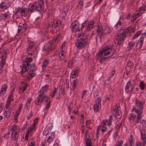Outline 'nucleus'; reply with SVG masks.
Masks as SVG:
<instances>
[{"label": "nucleus", "instance_id": "9b49d317", "mask_svg": "<svg viewBox=\"0 0 146 146\" xmlns=\"http://www.w3.org/2000/svg\"><path fill=\"white\" fill-rule=\"evenodd\" d=\"M11 3L10 2L8 4H5V1L2 2L0 4V11H4L11 6Z\"/></svg>", "mask_w": 146, "mask_h": 146}, {"label": "nucleus", "instance_id": "b1692460", "mask_svg": "<svg viewBox=\"0 0 146 146\" xmlns=\"http://www.w3.org/2000/svg\"><path fill=\"white\" fill-rule=\"evenodd\" d=\"M49 64V60H46L43 61L42 63V70L45 69L46 67Z\"/></svg>", "mask_w": 146, "mask_h": 146}, {"label": "nucleus", "instance_id": "6ab92c4d", "mask_svg": "<svg viewBox=\"0 0 146 146\" xmlns=\"http://www.w3.org/2000/svg\"><path fill=\"white\" fill-rule=\"evenodd\" d=\"M78 81L79 80L77 78L76 79L73 80V83L71 84H72V87L71 88L72 91H74L76 89Z\"/></svg>", "mask_w": 146, "mask_h": 146}, {"label": "nucleus", "instance_id": "a211bd4d", "mask_svg": "<svg viewBox=\"0 0 146 146\" xmlns=\"http://www.w3.org/2000/svg\"><path fill=\"white\" fill-rule=\"evenodd\" d=\"M141 14L139 13H135L134 14H133L132 15V18L133 19L131 20V22H132L133 23L135 21L136 18L139 17L141 16Z\"/></svg>", "mask_w": 146, "mask_h": 146}, {"label": "nucleus", "instance_id": "a19ab883", "mask_svg": "<svg viewBox=\"0 0 146 146\" xmlns=\"http://www.w3.org/2000/svg\"><path fill=\"white\" fill-rule=\"evenodd\" d=\"M54 137V135H53V137H52V136L48 137L47 139V141L49 143H50L53 141V138Z\"/></svg>", "mask_w": 146, "mask_h": 146}, {"label": "nucleus", "instance_id": "7ed1b4c3", "mask_svg": "<svg viewBox=\"0 0 146 146\" xmlns=\"http://www.w3.org/2000/svg\"><path fill=\"white\" fill-rule=\"evenodd\" d=\"M89 43V39L88 37L77 38L76 43V47L79 49L84 48Z\"/></svg>", "mask_w": 146, "mask_h": 146}, {"label": "nucleus", "instance_id": "8fccbe9b", "mask_svg": "<svg viewBox=\"0 0 146 146\" xmlns=\"http://www.w3.org/2000/svg\"><path fill=\"white\" fill-rule=\"evenodd\" d=\"M106 122L105 120H103L102 122V124L100 127L104 128L106 127Z\"/></svg>", "mask_w": 146, "mask_h": 146}, {"label": "nucleus", "instance_id": "ea45409f", "mask_svg": "<svg viewBox=\"0 0 146 146\" xmlns=\"http://www.w3.org/2000/svg\"><path fill=\"white\" fill-rule=\"evenodd\" d=\"M74 70H73L70 73V77L72 78H75L78 76L76 74V73L73 72Z\"/></svg>", "mask_w": 146, "mask_h": 146}, {"label": "nucleus", "instance_id": "c9c22d12", "mask_svg": "<svg viewBox=\"0 0 146 146\" xmlns=\"http://www.w3.org/2000/svg\"><path fill=\"white\" fill-rule=\"evenodd\" d=\"M145 86V84H144V82L143 81H141L140 83V85L139 86L141 90L144 89Z\"/></svg>", "mask_w": 146, "mask_h": 146}, {"label": "nucleus", "instance_id": "473e14b6", "mask_svg": "<svg viewBox=\"0 0 146 146\" xmlns=\"http://www.w3.org/2000/svg\"><path fill=\"white\" fill-rule=\"evenodd\" d=\"M49 86L48 85L46 84L42 87V88L41 89V90L44 93L48 89Z\"/></svg>", "mask_w": 146, "mask_h": 146}, {"label": "nucleus", "instance_id": "f257e3e1", "mask_svg": "<svg viewBox=\"0 0 146 146\" xmlns=\"http://www.w3.org/2000/svg\"><path fill=\"white\" fill-rule=\"evenodd\" d=\"M44 1L39 0L34 3H30L29 5L28 11L33 13L35 11L41 12L44 9Z\"/></svg>", "mask_w": 146, "mask_h": 146}, {"label": "nucleus", "instance_id": "864d4df0", "mask_svg": "<svg viewBox=\"0 0 146 146\" xmlns=\"http://www.w3.org/2000/svg\"><path fill=\"white\" fill-rule=\"evenodd\" d=\"M111 80V78L110 77H108V78L105 81V84L106 85H108L110 83H111L110 81Z\"/></svg>", "mask_w": 146, "mask_h": 146}, {"label": "nucleus", "instance_id": "4d7b16f0", "mask_svg": "<svg viewBox=\"0 0 146 146\" xmlns=\"http://www.w3.org/2000/svg\"><path fill=\"white\" fill-rule=\"evenodd\" d=\"M29 145L30 146H35V142L33 140H29Z\"/></svg>", "mask_w": 146, "mask_h": 146}, {"label": "nucleus", "instance_id": "412c9836", "mask_svg": "<svg viewBox=\"0 0 146 146\" xmlns=\"http://www.w3.org/2000/svg\"><path fill=\"white\" fill-rule=\"evenodd\" d=\"M11 128L10 130H13L14 131L15 133L17 132H19L20 131L19 127L17 125H13L11 126Z\"/></svg>", "mask_w": 146, "mask_h": 146}, {"label": "nucleus", "instance_id": "052dcab7", "mask_svg": "<svg viewBox=\"0 0 146 146\" xmlns=\"http://www.w3.org/2000/svg\"><path fill=\"white\" fill-rule=\"evenodd\" d=\"M65 43H65V42H64L62 44V45L61 46L60 50H62V51H63V50H65V46H66Z\"/></svg>", "mask_w": 146, "mask_h": 146}, {"label": "nucleus", "instance_id": "3c124183", "mask_svg": "<svg viewBox=\"0 0 146 146\" xmlns=\"http://www.w3.org/2000/svg\"><path fill=\"white\" fill-rule=\"evenodd\" d=\"M41 99V98H38V97L37 98H36V99L35 101V103L36 105H40V100Z\"/></svg>", "mask_w": 146, "mask_h": 146}, {"label": "nucleus", "instance_id": "37998d69", "mask_svg": "<svg viewBox=\"0 0 146 146\" xmlns=\"http://www.w3.org/2000/svg\"><path fill=\"white\" fill-rule=\"evenodd\" d=\"M98 29L96 30V32L97 33V34H99L102 33V32H103L102 30V28L101 27H100L99 26H98Z\"/></svg>", "mask_w": 146, "mask_h": 146}, {"label": "nucleus", "instance_id": "69168bd1", "mask_svg": "<svg viewBox=\"0 0 146 146\" xmlns=\"http://www.w3.org/2000/svg\"><path fill=\"white\" fill-rule=\"evenodd\" d=\"M118 25L119 26H121V23L120 21H119L115 26L114 27L115 29H117L118 28Z\"/></svg>", "mask_w": 146, "mask_h": 146}, {"label": "nucleus", "instance_id": "09e8293b", "mask_svg": "<svg viewBox=\"0 0 146 146\" xmlns=\"http://www.w3.org/2000/svg\"><path fill=\"white\" fill-rule=\"evenodd\" d=\"M87 22H88V20H86L84 22L82 23L81 28H80L81 31H83V29L85 27V24L87 23Z\"/></svg>", "mask_w": 146, "mask_h": 146}, {"label": "nucleus", "instance_id": "e2e57ef3", "mask_svg": "<svg viewBox=\"0 0 146 146\" xmlns=\"http://www.w3.org/2000/svg\"><path fill=\"white\" fill-rule=\"evenodd\" d=\"M87 90H83L82 92V99L83 98L84 96H86V94L87 92Z\"/></svg>", "mask_w": 146, "mask_h": 146}, {"label": "nucleus", "instance_id": "603ef678", "mask_svg": "<svg viewBox=\"0 0 146 146\" xmlns=\"http://www.w3.org/2000/svg\"><path fill=\"white\" fill-rule=\"evenodd\" d=\"M122 125V122H119L118 123L117 126L116 127L117 128V130L118 131H119L121 126Z\"/></svg>", "mask_w": 146, "mask_h": 146}, {"label": "nucleus", "instance_id": "20e7f679", "mask_svg": "<svg viewBox=\"0 0 146 146\" xmlns=\"http://www.w3.org/2000/svg\"><path fill=\"white\" fill-rule=\"evenodd\" d=\"M135 31V28L130 27L127 28L125 29H120L118 31V33L120 35V36L126 38L127 36L132 33H134Z\"/></svg>", "mask_w": 146, "mask_h": 146}, {"label": "nucleus", "instance_id": "a878e982", "mask_svg": "<svg viewBox=\"0 0 146 146\" xmlns=\"http://www.w3.org/2000/svg\"><path fill=\"white\" fill-rule=\"evenodd\" d=\"M109 117V118L107 120H105V121L107 123H108V126L110 127L111 125V122L113 120V117L111 115H110Z\"/></svg>", "mask_w": 146, "mask_h": 146}, {"label": "nucleus", "instance_id": "0eeeda50", "mask_svg": "<svg viewBox=\"0 0 146 146\" xmlns=\"http://www.w3.org/2000/svg\"><path fill=\"white\" fill-rule=\"evenodd\" d=\"M79 23L77 21H74L72 22L70 25V28L72 33L77 32L78 31H79Z\"/></svg>", "mask_w": 146, "mask_h": 146}, {"label": "nucleus", "instance_id": "5fc2aeb1", "mask_svg": "<svg viewBox=\"0 0 146 146\" xmlns=\"http://www.w3.org/2000/svg\"><path fill=\"white\" fill-rule=\"evenodd\" d=\"M118 36H119V35H117L114 38V40L113 41V42H114V43L116 44V45H117L116 44L118 42Z\"/></svg>", "mask_w": 146, "mask_h": 146}, {"label": "nucleus", "instance_id": "a18cd8bd", "mask_svg": "<svg viewBox=\"0 0 146 146\" xmlns=\"http://www.w3.org/2000/svg\"><path fill=\"white\" fill-rule=\"evenodd\" d=\"M35 44V43L33 42H31L29 43V48H28L29 49H31L34 46Z\"/></svg>", "mask_w": 146, "mask_h": 146}, {"label": "nucleus", "instance_id": "dca6fc26", "mask_svg": "<svg viewBox=\"0 0 146 146\" xmlns=\"http://www.w3.org/2000/svg\"><path fill=\"white\" fill-rule=\"evenodd\" d=\"M19 132H15L13 135L11 137V139L13 140L14 143H16L17 142V140L19 138Z\"/></svg>", "mask_w": 146, "mask_h": 146}, {"label": "nucleus", "instance_id": "2eb2a0df", "mask_svg": "<svg viewBox=\"0 0 146 146\" xmlns=\"http://www.w3.org/2000/svg\"><path fill=\"white\" fill-rule=\"evenodd\" d=\"M53 23L54 24V27H58V29L61 28L62 22L60 19H55Z\"/></svg>", "mask_w": 146, "mask_h": 146}, {"label": "nucleus", "instance_id": "338daca9", "mask_svg": "<svg viewBox=\"0 0 146 146\" xmlns=\"http://www.w3.org/2000/svg\"><path fill=\"white\" fill-rule=\"evenodd\" d=\"M0 54L1 55V60H5L6 57L7 55H4L2 53V52H0Z\"/></svg>", "mask_w": 146, "mask_h": 146}, {"label": "nucleus", "instance_id": "13d9d810", "mask_svg": "<svg viewBox=\"0 0 146 146\" xmlns=\"http://www.w3.org/2000/svg\"><path fill=\"white\" fill-rule=\"evenodd\" d=\"M123 141V140L122 139L118 141L117 142V145L119 146H122Z\"/></svg>", "mask_w": 146, "mask_h": 146}, {"label": "nucleus", "instance_id": "393cba45", "mask_svg": "<svg viewBox=\"0 0 146 146\" xmlns=\"http://www.w3.org/2000/svg\"><path fill=\"white\" fill-rule=\"evenodd\" d=\"M134 139L133 138V136L132 135H131L130 138L128 139L129 142V146H133L134 143Z\"/></svg>", "mask_w": 146, "mask_h": 146}, {"label": "nucleus", "instance_id": "f03ea898", "mask_svg": "<svg viewBox=\"0 0 146 146\" xmlns=\"http://www.w3.org/2000/svg\"><path fill=\"white\" fill-rule=\"evenodd\" d=\"M134 111L136 115L134 113H131L129 115V120L130 121L132 120L135 122V124H137L142 121V115L143 112H141L137 111Z\"/></svg>", "mask_w": 146, "mask_h": 146}, {"label": "nucleus", "instance_id": "774afa93", "mask_svg": "<svg viewBox=\"0 0 146 146\" xmlns=\"http://www.w3.org/2000/svg\"><path fill=\"white\" fill-rule=\"evenodd\" d=\"M140 11H146V5L144 6H142L139 7Z\"/></svg>", "mask_w": 146, "mask_h": 146}, {"label": "nucleus", "instance_id": "aec40b11", "mask_svg": "<svg viewBox=\"0 0 146 146\" xmlns=\"http://www.w3.org/2000/svg\"><path fill=\"white\" fill-rule=\"evenodd\" d=\"M65 54L66 52H64V50L62 51V50H61L60 52L59 53L58 57L61 60H64L65 58Z\"/></svg>", "mask_w": 146, "mask_h": 146}, {"label": "nucleus", "instance_id": "0e129e2a", "mask_svg": "<svg viewBox=\"0 0 146 146\" xmlns=\"http://www.w3.org/2000/svg\"><path fill=\"white\" fill-rule=\"evenodd\" d=\"M115 70H113L112 71L110 74V76L109 77H110L111 78V77H112L114 76V75L115 74Z\"/></svg>", "mask_w": 146, "mask_h": 146}, {"label": "nucleus", "instance_id": "9d476101", "mask_svg": "<svg viewBox=\"0 0 146 146\" xmlns=\"http://www.w3.org/2000/svg\"><path fill=\"white\" fill-rule=\"evenodd\" d=\"M70 7V5L69 4H64L63 5L62 12V13L63 15V19L65 17L67 14Z\"/></svg>", "mask_w": 146, "mask_h": 146}, {"label": "nucleus", "instance_id": "4be33fe9", "mask_svg": "<svg viewBox=\"0 0 146 146\" xmlns=\"http://www.w3.org/2000/svg\"><path fill=\"white\" fill-rule=\"evenodd\" d=\"M104 53V52H103L102 50L101 51L98 52L97 55V59L98 60L100 61L102 60H103V56H104V55H103Z\"/></svg>", "mask_w": 146, "mask_h": 146}, {"label": "nucleus", "instance_id": "1a4fd4ad", "mask_svg": "<svg viewBox=\"0 0 146 146\" xmlns=\"http://www.w3.org/2000/svg\"><path fill=\"white\" fill-rule=\"evenodd\" d=\"M134 89L133 85L131 84V81L129 80L126 84L125 88V91L127 93L132 92Z\"/></svg>", "mask_w": 146, "mask_h": 146}, {"label": "nucleus", "instance_id": "7c9ffc66", "mask_svg": "<svg viewBox=\"0 0 146 146\" xmlns=\"http://www.w3.org/2000/svg\"><path fill=\"white\" fill-rule=\"evenodd\" d=\"M11 115V113L10 112H9L7 110L3 111L4 116L6 118H9L10 116Z\"/></svg>", "mask_w": 146, "mask_h": 146}, {"label": "nucleus", "instance_id": "bf43d9fd", "mask_svg": "<svg viewBox=\"0 0 146 146\" xmlns=\"http://www.w3.org/2000/svg\"><path fill=\"white\" fill-rule=\"evenodd\" d=\"M49 133L48 130V129L45 128L43 132V135H47Z\"/></svg>", "mask_w": 146, "mask_h": 146}, {"label": "nucleus", "instance_id": "4c0bfd02", "mask_svg": "<svg viewBox=\"0 0 146 146\" xmlns=\"http://www.w3.org/2000/svg\"><path fill=\"white\" fill-rule=\"evenodd\" d=\"M10 131V130H9V131H8L4 135L3 137L5 139H8L9 138L10 134V133L9 132Z\"/></svg>", "mask_w": 146, "mask_h": 146}, {"label": "nucleus", "instance_id": "c85d7f7f", "mask_svg": "<svg viewBox=\"0 0 146 146\" xmlns=\"http://www.w3.org/2000/svg\"><path fill=\"white\" fill-rule=\"evenodd\" d=\"M61 34H58L55 35L54 37V39L52 40L51 41L53 42V43H55V42L57 41L58 42L60 38L61 37Z\"/></svg>", "mask_w": 146, "mask_h": 146}, {"label": "nucleus", "instance_id": "4468645a", "mask_svg": "<svg viewBox=\"0 0 146 146\" xmlns=\"http://www.w3.org/2000/svg\"><path fill=\"white\" fill-rule=\"evenodd\" d=\"M33 59L31 57L26 58H25V61L23 62V66L29 67L30 65V63L33 61Z\"/></svg>", "mask_w": 146, "mask_h": 146}, {"label": "nucleus", "instance_id": "f8f14e48", "mask_svg": "<svg viewBox=\"0 0 146 146\" xmlns=\"http://www.w3.org/2000/svg\"><path fill=\"white\" fill-rule=\"evenodd\" d=\"M79 31H78V33L77 35L78 38H80L88 37V34H85L83 33V31H81L80 29H79Z\"/></svg>", "mask_w": 146, "mask_h": 146}, {"label": "nucleus", "instance_id": "f3484780", "mask_svg": "<svg viewBox=\"0 0 146 146\" xmlns=\"http://www.w3.org/2000/svg\"><path fill=\"white\" fill-rule=\"evenodd\" d=\"M118 38V42L117 45L119 46H121L123 44L124 42V40L126 38H124L123 37L121 36H118L117 37Z\"/></svg>", "mask_w": 146, "mask_h": 146}, {"label": "nucleus", "instance_id": "423d86ee", "mask_svg": "<svg viewBox=\"0 0 146 146\" xmlns=\"http://www.w3.org/2000/svg\"><path fill=\"white\" fill-rule=\"evenodd\" d=\"M56 46L55 43H53L52 41H50L45 44L42 48V50L46 52L51 51L54 49Z\"/></svg>", "mask_w": 146, "mask_h": 146}, {"label": "nucleus", "instance_id": "de8ad7c7", "mask_svg": "<svg viewBox=\"0 0 146 146\" xmlns=\"http://www.w3.org/2000/svg\"><path fill=\"white\" fill-rule=\"evenodd\" d=\"M6 62L5 60H1L0 62V66L1 67H3L5 64Z\"/></svg>", "mask_w": 146, "mask_h": 146}, {"label": "nucleus", "instance_id": "2f4dec72", "mask_svg": "<svg viewBox=\"0 0 146 146\" xmlns=\"http://www.w3.org/2000/svg\"><path fill=\"white\" fill-rule=\"evenodd\" d=\"M141 33V31H139L136 32L135 35L132 36V40H134V39L137 38Z\"/></svg>", "mask_w": 146, "mask_h": 146}, {"label": "nucleus", "instance_id": "ddd939ff", "mask_svg": "<svg viewBox=\"0 0 146 146\" xmlns=\"http://www.w3.org/2000/svg\"><path fill=\"white\" fill-rule=\"evenodd\" d=\"M143 42V38L141 37L139 40L136 42L137 44L135 46L136 48L140 50L142 47Z\"/></svg>", "mask_w": 146, "mask_h": 146}, {"label": "nucleus", "instance_id": "58836bf2", "mask_svg": "<svg viewBox=\"0 0 146 146\" xmlns=\"http://www.w3.org/2000/svg\"><path fill=\"white\" fill-rule=\"evenodd\" d=\"M73 70H74L73 72L76 73V74L78 76L79 75L78 73L80 71L79 68L78 67H77L75 68V70H74V69Z\"/></svg>", "mask_w": 146, "mask_h": 146}, {"label": "nucleus", "instance_id": "e433bc0d", "mask_svg": "<svg viewBox=\"0 0 146 146\" xmlns=\"http://www.w3.org/2000/svg\"><path fill=\"white\" fill-rule=\"evenodd\" d=\"M118 107H117V108H116V107L115 108V110H116L115 113L117 114V115H116L115 116L117 119H120L122 115H120L119 113L118 114V112L119 113V110H118Z\"/></svg>", "mask_w": 146, "mask_h": 146}, {"label": "nucleus", "instance_id": "39448f33", "mask_svg": "<svg viewBox=\"0 0 146 146\" xmlns=\"http://www.w3.org/2000/svg\"><path fill=\"white\" fill-rule=\"evenodd\" d=\"M145 103L144 100L140 101L138 99L135 100V106L138 108V109L136 107H133L131 110V111L133 112L134 111H137L139 112H143L144 108L143 105Z\"/></svg>", "mask_w": 146, "mask_h": 146}, {"label": "nucleus", "instance_id": "72a5a7b5", "mask_svg": "<svg viewBox=\"0 0 146 146\" xmlns=\"http://www.w3.org/2000/svg\"><path fill=\"white\" fill-rule=\"evenodd\" d=\"M110 48H111V46H107L105 47L102 48L101 50L103 52H105L108 50H110Z\"/></svg>", "mask_w": 146, "mask_h": 146}, {"label": "nucleus", "instance_id": "f704fd0d", "mask_svg": "<svg viewBox=\"0 0 146 146\" xmlns=\"http://www.w3.org/2000/svg\"><path fill=\"white\" fill-rule=\"evenodd\" d=\"M105 35V33H104V32H102V33H100L99 34H97L96 35V42H97V37L96 36H98L99 38L100 41H101V39L103 37H104V36Z\"/></svg>", "mask_w": 146, "mask_h": 146}, {"label": "nucleus", "instance_id": "6e6552de", "mask_svg": "<svg viewBox=\"0 0 146 146\" xmlns=\"http://www.w3.org/2000/svg\"><path fill=\"white\" fill-rule=\"evenodd\" d=\"M97 101H96V103L95 104L94 107V111L95 113L98 112L101 108V98L99 97L97 98Z\"/></svg>", "mask_w": 146, "mask_h": 146}, {"label": "nucleus", "instance_id": "c756f323", "mask_svg": "<svg viewBox=\"0 0 146 146\" xmlns=\"http://www.w3.org/2000/svg\"><path fill=\"white\" fill-rule=\"evenodd\" d=\"M141 138L142 140L146 139V131L145 130L144 131H141L140 132Z\"/></svg>", "mask_w": 146, "mask_h": 146}, {"label": "nucleus", "instance_id": "cd10ccee", "mask_svg": "<svg viewBox=\"0 0 146 146\" xmlns=\"http://www.w3.org/2000/svg\"><path fill=\"white\" fill-rule=\"evenodd\" d=\"M135 45V42L133 41H131L128 43V48H129L128 49L129 50H131L133 48Z\"/></svg>", "mask_w": 146, "mask_h": 146}, {"label": "nucleus", "instance_id": "bb28decb", "mask_svg": "<svg viewBox=\"0 0 146 146\" xmlns=\"http://www.w3.org/2000/svg\"><path fill=\"white\" fill-rule=\"evenodd\" d=\"M92 25L90 24H86V25L85 27H86L85 29V30H86L87 31H92L93 29V27L92 26Z\"/></svg>", "mask_w": 146, "mask_h": 146}, {"label": "nucleus", "instance_id": "79ce46f5", "mask_svg": "<svg viewBox=\"0 0 146 146\" xmlns=\"http://www.w3.org/2000/svg\"><path fill=\"white\" fill-rule=\"evenodd\" d=\"M7 88V86L6 84H3L1 86V89L3 90L4 92H6V90Z\"/></svg>", "mask_w": 146, "mask_h": 146}, {"label": "nucleus", "instance_id": "5701e85b", "mask_svg": "<svg viewBox=\"0 0 146 146\" xmlns=\"http://www.w3.org/2000/svg\"><path fill=\"white\" fill-rule=\"evenodd\" d=\"M36 74L35 72H32L29 71L28 72V74L27 78L28 80H31Z\"/></svg>", "mask_w": 146, "mask_h": 146}, {"label": "nucleus", "instance_id": "49530a36", "mask_svg": "<svg viewBox=\"0 0 146 146\" xmlns=\"http://www.w3.org/2000/svg\"><path fill=\"white\" fill-rule=\"evenodd\" d=\"M58 88H55L54 89V90L53 91L52 93L51 94V96L52 98H53L55 96L57 92Z\"/></svg>", "mask_w": 146, "mask_h": 146}, {"label": "nucleus", "instance_id": "6e6d98bb", "mask_svg": "<svg viewBox=\"0 0 146 146\" xmlns=\"http://www.w3.org/2000/svg\"><path fill=\"white\" fill-rule=\"evenodd\" d=\"M9 13V11H8L5 14L2 13L1 15V16H3L4 17L5 19H6L8 16V13Z\"/></svg>", "mask_w": 146, "mask_h": 146}, {"label": "nucleus", "instance_id": "680f3d73", "mask_svg": "<svg viewBox=\"0 0 146 146\" xmlns=\"http://www.w3.org/2000/svg\"><path fill=\"white\" fill-rule=\"evenodd\" d=\"M90 35H88V37H89L90 38H89V40L92 37V36L94 35V30H92L91 31V33H90Z\"/></svg>", "mask_w": 146, "mask_h": 146}, {"label": "nucleus", "instance_id": "c03bdc74", "mask_svg": "<svg viewBox=\"0 0 146 146\" xmlns=\"http://www.w3.org/2000/svg\"><path fill=\"white\" fill-rule=\"evenodd\" d=\"M29 85L27 83H25L24 86H22V90H21L22 92H24L26 90L27 86H29Z\"/></svg>", "mask_w": 146, "mask_h": 146}]
</instances>
